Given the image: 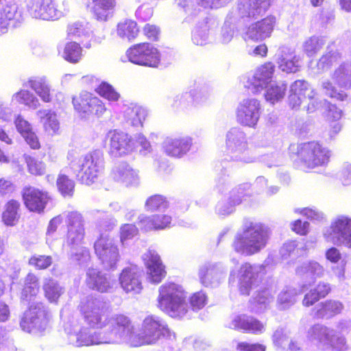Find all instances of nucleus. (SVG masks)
Here are the masks:
<instances>
[{
	"instance_id": "obj_11",
	"label": "nucleus",
	"mask_w": 351,
	"mask_h": 351,
	"mask_svg": "<svg viewBox=\"0 0 351 351\" xmlns=\"http://www.w3.org/2000/svg\"><path fill=\"white\" fill-rule=\"evenodd\" d=\"M77 177L82 184L90 185L98 178L101 167V158L96 152L86 154L80 161Z\"/></svg>"
},
{
	"instance_id": "obj_53",
	"label": "nucleus",
	"mask_w": 351,
	"mask_h": 351,
	"mask_svg": "<svg viewBox=\"0 0 351 351\" xmlns=\"http://www.w3.org/2000/svg\"><path fill=\"white\" fill-rule=\"evenodd\" d=\"M26 143L32 149H39L41 147V143L40 142L38 136L32 130L27 134L23 136Z\"/></svg>"
},
{
	"instance_id": "obj_46",
	"label": "nucleus",
	"mask_w": 351,
	"mask_h": 351,
	"mask_svg": "<svg viewBox=\"0 0 351 351\" xmlns=\"http://www.w3.org/2000/svg\"><path fill=\"white\" fill-rule=\"evenodd\" d=\"M16 10L11 5H5L0 10V28L6 29L10 21L14 19Z\"/></svg>"
},
{
	"instance_id": "obj_41",
	"label": "nucleus",
	"mask_w": 351,
	"mask_h": 351,
	"mask_svg": "<svg viewBox=\"0 0 351 351\" xmlns=\"http://www.w3.org/2000/svg\"><path fill=\"white\" fill-rule=\"evenodd\" d=\"M95 92L101 97L111 101H117L120 95L110 84L103 82L96 88Z\"/></svg>"
},
{
	"instance_id": "obj_17",
	"label": "nucleus",
	"mask_w": 351,
	"mask_h": 351,
	"mask_svg": "<svg viewBox=\"0 0 351 351\" xmlns=\"http://www.w3.org/2000/svg\"><path fill=\"white\" fill-rule=\"evenodd\" d=\"M119 281L126 293H138L143 289L141 272L136 266L123 268L119 274Z\"/></svg>"
},
{
	"instance_id": "obj_60",
	"label": "nucleus",
	"mask_w": 351,
	"mask_h": 351,
	"mask_svg": "<svg viewBox=\"0 0 351 351\" xmlns=\"http://www.w3.org/2000/svg\"><path fill=\"white\" fill-rule=\"evenodd\" d=\"M73 259L79 263H86L90 260V253L88 249L84 248L81 251L74 253L72 255Z\"/></svg>"
},
{
	"instance_id": "obj_50",
	"label": "nucleus",
	"mask_w": 351,
	"mask_h": 351,
	"mask_svg": "<svg viewBox=\"0 0 351 351\" xmlns=\"http://www.w3.org/2000/svg\"><path fill=\"white\" fill-rule=\"evenodd\" d=\"M308 84L305 80H296L291 87V90L297 95L305 99L306 97V92L308 90Z\"/></svg>"
},
{
	"instance_id": "obj_14",
	"label": "nucleus",
	"mask_w": 351,
	"mask_h": 351,
	"mask_svg": "<svg viewBox=\"0 0 351 351\" xmlns=\"http://www.w3.org/2000/svg\"><path fill=\"white\" fill-rule=\"evenodd\" d=\"M261 114V102L256 99H243L237 110V121L243 126L254 128Z\"/></svg>"
},
{
	"instance_id": "obj_59",
	"label": "nucleus",
	"mask_w": 351,
	"mask_h": 351,
	"mask_svg": "<svg viewBox=\"0 0 351 351\" xmlns=\"http://www.w3.org/2000/svg\"><path fill=\"white\" fill-rule=\"evenodd\" d=\"M308 222H302L300 219H297L292 223L291 230L298 234L306 235L308 231Z\"/></svg>"
},
{
	"instance_id": "obj_52",
	"label": "nucleus",
	"mask_w": 351,
	"mask_h": 351,
	"mask_svg": "<svg viewBox=\"0 0 351 351\" xmlns=\"http://www.w3.org/2000/svg\"><path fill=\"white\" fill-rule=\"evenodd\" d=\"M14 123L17 131L22 135V136L32 131V128L29 123L21 115H18L16 117L14 120Z\"/></svg>"
},
{
	"instance_id": "obj_35",
	"label": "nucleus",
	"mask_w": 351,
	"mask_h": 351,
	"mask_svg": "<svg viewBox=\"0 0 351 351\" xmlns=\"http://www.w3.org/2000/svg\"><path fill=\"white\" fill-rule=\"evenodd\" d=\"M56 186L59 193L63 197L70 198L73 196L75 187V182L66 174L61 173L58 174Z\"/></svg>"
},
{
	"instance_id": "obj_19",
	"label": "nucleus",
	"mask_w": 351,
	"mask_h": 351,
	"mask_svg": "<svg viewBox=\"0 0 351 351\" xmlns=\"http://www.w3.org/2000/svg\"><path fill=\"white\" fill-rule=\"evenodd\" d=\"M331 232L328 237H335L345 246L351 248V218L347 216H339L330 225Z\"/></svg>"
},
{
	"instance_id": "obj_22",
	"label": "nucleus",
	"mask_w": 351,
	"mask_h": 351,
	"mask_svg": "<svg viewBox=\"0 0 351 351\" xmlns=\"http://www.w3.org/2000/svg\"><path fill=\"white\" fill-rule=\"evenodd\" d=\"M171 217L167 214H154L149 217L139 216L138 224L143 232L160 230L169 228L171 223Z\"/></svg>"
},
{
	"instance_id": "obj_8",
	"label": "nucleus",
	"mask_w": 351,
	"mask_h": 351,
	"mask_svg": "<svg viewBox=\"0 0 351 351\" xmlns=\"http://www.w3.org/2000/svg\"><path fill=\"white\" fill-rule=\"evenodd\" d=\"M93 247L97 257L105 268H117L121 255L118 246L109 237L99 235L95 241Z\"/></svg>"
},
{
	"instance_id": "obj_42",
	"label": "nucleus",
	"mask_w": 351,
	"mask_h": 351,
	"mask_svg": "<svg viewBox=\"0 0 351 351\" xmlns=\"http://www.w3.org/2000/svg\"><path fill=\"white\" fill-rule=\"evenodd\" d=\"M43 290L45 297L50 302L56 301L60 295V291L57 283L51 278L46 280L43 285Z\"/></svg>"
},
{
	"instance_id": "obj_64",
	"label": "nucleus",
	"mask_w": 351,
	"mask_h": 351,
	"mask_svg": "<svg viewBox=\"0 0 351 351\" xmlns=\"http://www.w3.org/2000/svg\"><path fill=\"white\" fill-rule=\"evenodd\" d=\"M132 112L136 116V119L135 117H133V123L136 125H142L143 121L145 120V113L144 110L139 107H134L132 109Z\"/></svg>"
},
{
	"instance_id": "obj_9",
	"label": "nucleus",
	"mask_w": 351,
	"mask_h": 351,
	"mask_svg": "<svg viewBox=\"0 0 351 351\" xmlns=\"http://www.w3.org/2000/svg\"><path fill=\"white\" fill-rule=\"evenodd\" d=\"M21 197L26 209L36 214L43 213L47 204L52 200L48 191L29 184L23 188Z\"/></svg>"
},
{
	"instance_id": "obj_62",
	"label": "nucleus",
	"mask_w": 351,
	"mask_h": 351,
	"mask_svg": "<svg viewBox=\"0 0 351 351\" xmlns=\"http://www.w3.org/2000/svg\"><path fill=\"white\" fill-rule=\"evenodd\" d=\"M304 49L308 53H315L320 49L319 40L316 38H310L304 44Z\"/></svg>"
},
{
	"instance_id": "obj_54",
	"label": "nucleus",
	"mask_w": 351,
	"mask_h": 351,
	"mask_svg": "<svg viewBox=\"0 0 351 351\" xmlns=\"http://www.w3.org/2000/svg\"><path fill=\"white\" fill-rule=\"evenodd\" d=\"M322 86L331 98H335L339 101H343L346 98V94L337 92L330 82H325L323 83Z\"/></svg>"
},
{
	"instance_id": "obj_55",
	"label": "nucleus",
	"mask_w": 351,
	"mask_h": 351,
	"mask_svg": "<svg viewBox=\"0 0 351 351\" xmlns=\"http://www.w3.org/2000/svg\"><path fill=\"white\" fill-rule=\"evenodd\" d=\"M237 349L240 351H265V346L258 343H249L243 341L237 345Z\"/></svg>"
},
{
	"instance_id": "obj_57",
	"label": "nucleus",
	"mask_w": 351,
	"mask_h": 351,
	"mask_svg": "<svg viewBox=\"0 0 351 351\" xmlns=\"http://www.w3.org/2000/svg\"><path fill=\"white\" fill-rule=\"evenodd\" d=\"M77 343L79 346H89L99 342L95 341L92 335L80 332L77 335Z\"/></svg>"
},
{
	"instance_id": "obj_58",
	"label": "nucleus",
	"mask_w": 351,
	"mask_h": 351,
	"mask_svg": "<svg viewBox=\"0 0 351 351\" xmlns=\"http://www.w3.org/2000/svg\"><path fill=\"white\" fill-rule=\"evenodd\" d=\"M342 112L337 106L329 105L327 110L326 117L330 123H333L341 118Z\"/></svg>"
},
{
	"instance_id": "obj_16",
	"label": "nucleus",
	"mask_w": 351,
	"mask_h": 351,
	"mask_svg": "<svg viewBox=\"0 0 351 351\" xmlns=\"http://www.w3.org/2000/svg\"><path fill=\"white\" fill-rule=\"evenodd\" d=\"M106 138L108 140L110 153L115 156L128 154L134 149V143L132 138L122 131L110 130Z\"/></svg>"
},
{
	"instance_id": "obj_48",
	"label": "nucleus",
	"mask_w": 351,
	"mask_h": 351,
	"mask_svg": "<svg viewBox=\"0 0 351 351\" xmlns=\"http://www.w3.org/2000/svg\"><path fill=\"white\" fill-rule=\"evenodd\" d=\"M143 35L151 41H158L160 35V29L156 24L146 23L143 27Z\"/></svg>"
},
{
	"instance_id": "obj_20",
	"label": "nucleus",
	"mask_w": 351,
	"mask_h": 351,
	"mask_svg": "<svg viewBox=\"0 0 351 351\" xmlns=\"http://www.w3.org/2000/svg\"><path fill=\"white\" fill-rule=\"evenodd\" d=\"M319 329L322 330V335L319 337V341L326 349L332 351L347 350L346 338L341 332L324 326H320Z\"/></svg>"
},
{
	"instance_id": "obj_63",
	"label": "nucleus",
	"mask_w": 351,
	"mask_h": 351,
	"mask_svg": "<svg viewBox=\"0 0 351 351\" xmlns=\"http://www.w3.org/2000/svg\"><path fill=\"white\" fill-rule=\"evenodd\" d=\"M304 98L302 97L297 95L293 92L291 90V93L288 97V104L291 108H298L301 104Z\"/></svg>"
},
{
	"instance_id": "obj_44",
	"label": "nucleus",
	"mask_w": 351,
	"mask_h": 351,
	"mask_svg": "<svg viewBox=\"0 0 351 351\" xmlns=\"http://www.w3.org/2000/svg\"><path fill=\"white\" fill-rule=\"evenodd\" d=\"M27 170L29 173L34 176H43L45 173V165L33 157L28 156L25 158Z\"/></svg>"
},
{
	"instance_id": "obj_32",
	"label": "nucleus",
	"mask_w": 351,
	"mask_h": 351,
	"mask_svg": "<svg viewBox=\"0 0 351 351\" xmlns=\"http://www.w3.org/2000/svg\"><path fill=\"white\" fill-rule=\"evenodd\" d=\"M61 55L66 61L76 64L82 58L83 49L78 43L69 41L64 45Z\"/></svg>"
},
{
	"instance_id": "obj_12",
	"label": "nucleus",
	"mask_w": 351,
	"mask_h": 351,
	"mask_svg": "<svg viewBox=\"0 0 351 351\" xmlns=\"http://www.w3.org/2000/svg\"><path fill=\"white\" fill-rule=\"evenodd\" d=\"M143 261L146 269V278L149 282L158 285L166 278V266L155 250H147L143 255Z\"/></svg>"
},
{
	"instance_id": "obj_34",
	"label": "nucleus",
	"mask_w": 351,
	"mask_h": 351,
	"mask_svg": "<svg viewBox=\"0 0 351 351\" xmlns=\"http://www.w3.org/2000/svg\"><path fill=\"white\" fill-rule=\"evenodd\" d=\"M287 85L285 83L272 84L267 87L265 99L271 104H275L282 99L287 92Z\"/></svg>"
},
{
	"instance_id": "obj_5",
	"label": "nucleus",
	"mask_w": 351,
	"mask_h": 351,
	"mask_svg": "<svg viewBox=\"0 0 351 351\" xmlns=\"http://www.w3.org/2000/svg\"><path fill=\"white\" fill-rule=\"evenodd\" d=\"M125 54L131 63L138 66L157 68L160 64L158 49L148 42L133 44L126 50Z\"/></svg>"
},
{
	"instance_id": "obj_2",
	"label": "nucleus",
	"mask_w": 351,
	"mask_h": 351,
	"mask_svg": "<svg viewBox=\"0 0 351 351\" xmlns=\"http://www.w3.org/2000/svg\"><path fill=\"white\" fill-rule=\"evenodd\" d=\"M158 307L173 318L181 319L189 312L187 292L182 286L167 282L158 289Z\"/></svg>"
},
{
	"instance_id": "obj_37",
	"label": "nucleus",
	"mask_w": 351,
	"mask_h": 351,
	"mask_svg": "<svg viewBox=\"0 0 351 351\" xmlns=\"http://www.w3.org/2000/svg\"><path fill=\"white\" fill-rule=\"evenodd\" d=\"M40 289L38 278L33 274H27L23 289L21 295L23 300H27L29 298L35 296Z\"/></svg>"
},
{
	"instance_id": "obj_4",
	"label": "nucleus",
	"mask_w": 351,
	"mask_h": 351,
	"mask_svg": "<svg viewBox=\"0 0 351 351\" xmlns=\"http://www.w3.org/2000/svg\"><path fill=\"white\" fill-rule=\"evenodd\" d=\"M170 336L171 331L167 325L152 315L145 317L138 332L131 335L130 343L134 347L154 345L160 339Z\"/></svg>"
},
{
	"instance_id": "obj_31",
	"label": "nucleus",
	"mask_w": 351,
	"mask_h": 351,
	"mask_svg": "<svg viewBox=\"0 0 351 351\" xmlns=\"http://www.w3.org/2000/svg\"><path fill=\"white\" fill-rule=\"evenodd\" d=\"M343 308V304L337 300H327L319 304L315 311V317L317 319L331 318L339 314Z\"/></svg>"
},
{
	"instance_id": "obj_3",
	"label": "nucleus",
	"mask_w": 351,
	"mask_h": 351,
	"mask_svg": "<svg viewBox=\"0 0 351 351\" xmlns=\"http://www.w3.org/2000/svg\"><path fill=\"white\" fill-rule=\"evenodd\" d=\"M268 240V231L261 223H250L236 234L232 247L235 252L252 256L264 248Z\"/></svg>"
},
{
	"instance_id": "obj_27",
	"label": "nucleus",
	"mask_w": 351,
	"mask_h": 351,
	"mask_svg": "<svg viewBox=\"0 0 351 351\" xmlns=\"http://www.w3.org/2000/svg\"><path fill=\"white\" fill-rule=\"evenodd\" d=\"M191 144L190 138H167L163 147L169 156L181 157L189 151Z\"/></svg>"
},
{
	"instance_id": "obj_6",
	"label": "nucleus",
	"mask_w": 351,
	"mask_h": 351,
	"mask_svg": "<svg viewBox=\"0 0 351 351\" xmlns=\"http://www.w3.org/2000/svg\"><path fill=\"white\" fill-rule=\"evenodd\" d=\"M49 312L42 303L31 304L23 313L20 326L29 333H42L49 324Z\"/></svg>"
},
{
	"instance_id": "obj_29",
	"label": "nucleus",
	"mask_w": 351,
	"mask_h": 351,
	"mask_svg": "<svg viewBox=\"0 0 351 351\" xmlns=\"http://www.w3.org/2000/svg\"><path fill=\"white\" fill-rule=\"evenodd\" d=\"M116 32L121 39L132 41L138 37L140 29L136 21L125 19L117 23Z\"/></svg>"
},
{
	"instance_id": "obj_33",
	"label": "nucleus",
	"mask_w": 351,
	"mask_h": 351,
	"mask_svg": "<svg viewBox=\"0 0 351 351\" xmlns=\"http://www.w3.org/2000/svg\"><path fill=\"white\" fill-rule=\"evenodd\" d=\"M41 119L44 131L47 135L53 136L60 134V123L55 112L51 110L44 111Z\"/></svg>"
},
{
	"instance_id": "obj_38",
	"label": "nucleus",
	"mask_w": 351,
	"mask_h": 351,
	"mask_svg": "<svg viewBox=\"0 0 351 351\" xmlns=\"http://www.w3.org/2000/svg\"><path fill=\"white\" fill-rule=\"evenodd\" d=\"M249 9V16L253 17L265 12L270 6L271 0H241Z\"/></svg>"
},
{
	"instance_id": "obj_49",
	"label": "nucleus",
	"mask_w": 351,
	"mask_h": 351,
	"mask_svg": "<svg viewBox=\"0 0 351 351\" xmlns=\"http://www.w3.org/2000/svg\"><path fill=\"white\" fill-rule=\"evenodd\" d=\"M306 274L313 277H321L324 275V269L322 265L316 261H310L304 267Z\"/></svg>"
},
{
	"instance_id": "obj_23",
	"label": "nucleus",
	"mask_w": 351,
	"mask_h": 351,
	"mask_svg": "<svg viewBox=\"0 0 351 351\" xmlns=\"http://www.w3.org/2000/svg\"><path fill=\"white\" fill-rule=\"evenodd\" d=\"M275 22V18L269 16L253 23L247 32L248 39L258 42L269 37L274 30Z\"/></svg>"
},
{
	"instance_id": "obj_10",
	"label": "nucleus",
	"mask_w": 351,
	"mask_h": 351,
	"mask_svg": "<svg viewBox=\"0 0 351 351\" xmlns=\"http://www.w3.org/2000/svg\"><path fill=\"white\" fill-rule=\"evenodd\" d=\"M84 322L91 328H102L108 321V308L98 302L88 300L80 305Z\"/></svg>"
},
{
	"instance_id": "obj_15",
	"label": "nucleus",
	"mask_w": 351,
	"mask_h": 351,
	"mask_svg": "<svg viewBox=\"0 0 351 351\" xmlns=\"http://www.w3.org/2000/svg\"><path fill=\"white\" fill-rule=\"evenodd\" d=\"M263 275L250 263L241 265L239 271L238 289L243 295H249L251 291L262 281Z\"/></svg>"
},
{
	"instance_id": "obj_45",
	"label": "nucleus",
	"mask_w": 351,
	"mask_h": 351,
	"mask_svg": "<svg viewBox=\"0 0 351 351\" xmlns=\"http://www.w3.org/2000/svg\"><path fill=\"white\" fill-rule=\"evenodd\" d=\"M138 234V229L135 224L124 223L120 228V241L122 244L133 239Z\"/></svg>"
},
{
	"instance_id": "obj_39",
	"label": "nucleus",
	"mask_w": 351,
	"mask_h": 351,
	"mask_svg": "<svg viewBox=\"0 0 351 351\" xmlns=\"http://www.w3.org/2000/svg\"><path fill=\"white\" fill-rule=\"evenodd\" d=\"M30 87L45 102H50V88L47 82L42 79H34L28 81Z\"/></svg>"
},
{
	"instance_id": "obj_47",
	"label": "nucleus",
	"mask_w": 351,
	"mask_h": 351,
	"mask_svg": "<svg viewBox=\"0 0 351 351\" xmlns=\"http://www.w3.org/2000/svg\"><path fill=\"white\" fill-rule=\"evenodd\" d=\"M207 297L203 291L193 293L189 298V303L193 311H199L206 304Z\"/></svg>"
},
{
	"instance_id": "obj_51",
	"label": "nucleus",
	"mask_w": 351,
	"mask_h": 351,
	"mask_svg": "<svg viewBox=\"0 0 351 351\" xmlns=\"http://www.w3.org/2000/svg\"><path fill=\"white\" fill-rule=\"evenodd\" d=\"M121 179L126 186L136 184L139 181V178L136 172L133 169H126L123 171L121 173Z\"/></svg>"
},
{
	"instance_id": "obj_21",
	"label": "nucleus",
	"mask_w": 351,
	"mask_h": 351,
	"mask_svg": "<svg viewBox=\"0 0 351 351\" xmlns=\"http://www.w3.org/2000/svg\"><path fill=\"white\" fill-rule=\"evenodd\" d=\"M85 284L92 290L99 293H107L112 289V282L106 274L96 269L90 268L86 272Z\"/></svg>"
},
{
	"instance_id": "obj_61",
	"label": "nucleus",
	"mask_w": 351,
	"mask_h": 351,
	"mask_svg": "<svg viewBox=\"0 0 351 351\" xmlns=\"http://www.w3.org/2000/svg\"><path fill=\"white\" fill-rule=\"evenodd\" d=\"M326 259L332 263H337L341 259V254L335 247H332L326 252Z\"/></svg>"
},
{
	"instance_id": "obj_30",
	"label": "nucleus",
	"mask_w": 351,
	"mask_h": 351,
	"mask_svg": "<svg viewBox=\"0 0 351 351\" xmlns=\"http://www.w3.org/2000/svg\"><path fill=\"white\" fill-rule=\"evenodd\" d=\"M275 72V65L271 62H266L260 65L253 76L254 86L263 87L271 81Z\"/></svg>"
},
{
	"instance_id": "obj_7",
	"label": "nucleus",
	"mask_w": 351,
	"mask_h": 351,
	"mask_svg": "<svg viewBox=\"0 0 351 351\" xmlns=\"http://www.w3.org/2000/svg\"><path fill=\"white\" fill-rule=\"evenodd\" d=\"M72 103L75 110L83 117L92 115L99 118L107 111L103 101L87 91L73 96Z\"/></svg>"
},
{
	"instance_id": "obj_40",
	"label": "nucleus",
	"mask_w": 351,
	"mask_h": 351,
	"mask_svg": "<svg viewBox=\"0 0 351 351\" xmlns=\"http://www.w3.org/2000/svg\"><path fill=\"white\" fill-rule=\"evenodd\" d=\"M14 99L20 104L36 108L39 106L38 99L29 91L21 90L14 95Z\"/></svg>"
},
{
	"instance_id": "obj_28",
	"label": "nucleus",
	"mask_w": 351,
	"mask_h": 351,
	"mask_svg": "<svg viewBox=\"0 0 351 351\" xmlns=\"http://www.w3.org/2000/svg\"><path fill=\"white\" fill-rule=\"evenodd\" d=\"M38 12L43 20H57L63 16L66 10L54 0H40Z\"/></svg>"
},
{
	"instance_id": "obj_24",
	"label": "nucleus",
	"mask_w": 351,
	"mask_h": 351,
	"mask_svg": "<svg viewBox=\"0 0 351 351\" xmlns=\"http://www.w3.org/2000/svg\"><path fill=\"white\" fill-rule=\"evenodd\" d=\"M21 213V204L16 199H10L3 205L0 217L1 222L6 226H16L20 219Z\"/></svg>"
},
{
	"instance_id": "obj_36",
	"label": "nucleus",
	"mask_w": 351,
	"mask_h": 351,
	"mask_svg": "<svg viewBox=\"0 0 351 351\" xmlns=\"http://www.w3.org/2000/svg\"><path fill=\"white\" fill-rule=\"evenodd\" d=\"M169 206L167 197L160 194H154L146 199L145 202V210L148 212H154L167 209Z\"/></svg>"
},
{
	"instance_id": "obj_1",
	"label": "nucleus",
	"mask_w": 351,
	"mask_h": 351,
	"mask_svg": "<svg viewBox=\"0 0 351 351\" xmlns=\"http://www.w3.org/2000/svg\"><path fill=\"white\" fill-rule=\"evenodd\" d=\"M291 162L306 170L326 165L330 159V151L317 141L291 143L287 149Z\"/></svg>"
},
{
	"instance_id": "obj_56",
	"label": "nucleus",
	"mask_w": 351,
	"mask_h": 351,
	"mask_svg": "<svg viewBox=\"0 0 351 351\" xmlns=\"http://www.w3.org/2000/svg\"><path fill=\"white\" fill-rule=\"evenodd\" d=\"M279 66L282 71L287 73L296 72L298 71V65L295 64L294 58L287 60L285 57L280 58Z\"/></svg>"
},
{
	"instance_id": "obj_13",
	"label": "nucleus",
	"mask_w": 351,
	"mask_h": 351,
	"mask_svg": "<svg viewBox=\"0 0 351 351\" xmlns=\"http://www.w3.org/2000/svg\"><path fill=\"white\" fill-rule=\"evenodd\" d=\"M67 232L65 242L69 246L81 244L85 237L84 221L82 215L77 211L69 212L66 215Z\"/></svg>"
},
{
	"instance_id": "obj_18",
	"label": "nucleus",
	"mask_w": 351,
	"mask_h": 351,
	"mask_svg": "<svg viewBox=\"0 0 351 351\" xmlns=\"http://www.w3.org/2000/svg\"><path fill=\"white\" fill-rule=\"evenodd\" d=\"M108 333L113 338L130 337L134 335V326L132 319L124 314H117L109 322Z\"/></svg>"
},
{
	"instance_id": "obj_43",
	"label": "nucleus",
	"mask_w": 351,
	"mask_h": 351,
	"mask_svg": "<svg viewBox=\"0 0 351 351\" xmlns=\"http://www.w3.org/2000/svg\"><path fill=\"white\" fill-rule=\"evenodd\" d=\"M29 264L36 269H45L52 264V258L51 256L34 255L29 259Z\"/></svg>"
},
{
	"instance_id": "obj_26",
	"label": "nucleus",
	"mask_w": 351,
	"mask_h": 351,
	"mask_svg": "<svg viewBox=\"0 0 351 351\" xmlns=\"http://www.w3.org/2000/svg\"><path fill=\"white\" fill-rule=\"evenodd\" d=\"M331 291L332 286L330 283L320 281L304 294L302 304L304 307H311L320 300L326 298Z\"/></svg>"
},
{
	"instance_id": "obj_25",
	"label": "nucleus",
	"mask_w": 351,
	"mask_h": 351,
	"mask_svg": "<svg viewBox=\"0 0 351 351\" xmlns=\"http://www.w3.org/2000/svg\"><path fill=\"white\" fill-rule=\"evenodd\" d=\"M234 330H243L245 332L258 335L263 332L265 324L253 317L238 315L232 321Z\"/></svg>"
}]
</instances>
